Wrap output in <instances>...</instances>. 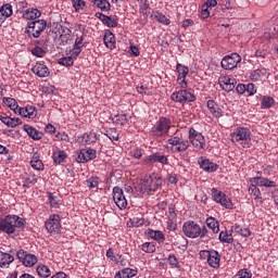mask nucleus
Listing matches in <instances>:
<instances>
[{"mask_svg": "<svg viewBox=\"0 0 278 278\" xmlns=\"http://www.w3.org/2000/svg\"><path fill=\"white\" fill-rule=\"evenodd\" d=\"M162 176L157 173H152L149 176H146L140 185V192L144 197H149V194H153L156 190L162 188Z\"/></svg>", "mask_w": 278, "mask_h": 278, "instance_id": "nucleus-1", "label": "nucleus"}, {"mask_svg": "<svg viewBox=\"0 0 278 278\" xmlns=\"http://www.w3.org/2000/svg\"><path fill=\"white\" fill-rule=\"evenodd\" d=\"M45 29H47V21L37 20L26 25L25 34H27L28 38H38L39 36H42Z\"/></svg>", "mask_w": 278, "mask_h": 278, "instance_id": "nucleus-3", "label": "nucleus"}, {"mask_svg": "<svg viewBox=\"0 0 278 278\" xmlns=\"http://www.w3.org/2000/svg\"><path fill=\"white\" fill-rule=\"evenodd\" d=\"M170 99L176 103H192L197 101V97L194 96V93L186 89H181L172 93Z\"/></svg>", "mask_w": 278, "mask_h": 278, "instance_id": "nucleus-8", "label": "nucleus"}, {"mask_svg": "<svg viewBox=\"0 0 278 278\" xmlns=\"http://www.w3.org/2000/svg\"><path fill=\"white\" fill-rule=\"evenodd\" d=\"M116 261L114 262L115 264H119V266H127L129 264V261L125 258V256L117 254Z\"/></svg>", "mask_w": 278, "mask_h": 278, "instance_id": "nucleus-58", "label": "nucleus"}, {"mask_svg": "<svg viewBox=\"0 0 278 278\" xmlns=\"http://www.w3.org/2000/svg\"><path fill=\"white\" fill-rule=\"evenodd\" d=\"M206 226L208 229H212L213 233H218L220 231V224L214 217L206 218Z\"/></svg>", "mask_w": 278, "mask_h": 278, "instance_id": "nucleus-38", "label": "nucleus"}, {"mask_svg": "<svg viewBox=\"0 0 278 278\" xmlns=\"http://www.w3.org/2000/svg\"><path fill=\"white\" fill-rule=\"evenodd\" d=\"M200 257L206 260L211 268H220V254L216 250H201Z\"/></svg>", "mask_w": 278, "mask_h": 278, "instance_id": "nucleus-5", "label": "nucleus"}, {"mask_svg": "<svg viewBox=\"0 0 278 278\" xmlns=\"http://www.w3.org/2000/svg\"><path fill=\"white\" fill-rule=\"evenodd\" d=\"M182 232L187 238H199V233H201V226L192 220L185 222L182 225Z\"/></svg>", "mask_w": 278, "mask_h": 278, "instance_id": "nucleus-11", "label": "nucleus"}, {"mask_svg": "<svg viewBox=\"0 0 278 278\" xmlns=\"http://www.w3.org/2000/svg\"><path fill=\"white\" fill-rule=\"evenodd\" d=\"M219 240L226 244H231L233 242V235L227 230H222L219 233Z\"/></svg>", "mask_w": 278, "mask_h": 278, "instance_id": "nucleus-42", "label": "nucleus"}, {"mask_svg": "<svg viewBox=\"0 0 278 278\" xmlns=\"http://www.w3.org/2000/svg\"><path fill=\"white\" fill-rule=\"evenodd\" d=\"M138 275V269L126 267L115 273L114 278H132Z\"/></svg>", "mask_w": 278, "mask_h": 278, "instance_id": "nucleus-30", "label": "nucleus"}, {"mask_svg": "<svg viewBox=\"0 0 278 278\" xmlns=\"http://www.w3.org/2000/svg\"><path fill=\"white\" fill-rule=\"evenodd\" d=\"M31 71L34 75H37V77H49L51 75V72L49 71V67L43 62H37L33 67Z\"/></svg>", "mask_w": 278, "mask_h": 278, "instance_id": "nucleus-22", "label": "nucleus"}, {"mask_svg": "<svg viewBox=\"0 0 278 278\" xmlns=\"http://www.w3.org/2000/svg\"><path fill=\"white\" fill-rule=\"evenodd\" d=\"M72 2L76 12H79V10H84V8H86V1L84 0H72Z\"/></svg>", "mask_w": 278, "mask_h": 278, "instance_id": "nucleus-55", "label": "nucleus"}, {"mask_svg": "<svg viewBox=\"0 0 278 278\" xmlns=\"http://www.w3.org/2000/svg\"><path fill=\"white\" fill-rule=\"evenodd\" d=\"M236 278H251L253 277V273L251 270L243 268L240 269L239 273L235 276Z\"/></svg>", "mask_w": 278, "mask_h": 278, "instance_id": "nucleus-53", "label": "nucleus"}, {"mask_svg": "<svg viewBox=\"0 0 278 278\" xmlns=\"http://www.w3.org/2000/svg\"><path fill=\"white\" fill-rule=\"evenodd\" d=\"M24 131L33 140H41L42 139V132L36 128H34L30 125H24L23 127Z\"/></svg>", "mask_w": 278, "mask_h": 278, "instance_id": "nucleus-31", "label": "nucleus"}, {"mask_svg": "<svg viewBox=\"0 0 278 278\" xmlns=\"http://www.w3.org/2000/svg\"><path fill=\"white\" fill-rule=\"evenodd\" d=\"M16 257L27 268H31V266H35V264L38 263V257L36 255L27 253L24 250H18L16 253Z\"/></svg>", "mask_w": 278, "mask_h": 278, "instance_id": "nucleus-15", "label": "nucleus"}, {"mask_svg": "<svg viewBox=\"0 0 278 278\" xmlns=\"http://www.w3.org/2000/svg\"><path fill=\"white\" fill-rule=\"evenodd\" d=\"M206 108H207L210 114H212V116H214V118H222L223 111H222L220 106H218V103H216V101L208 100L206 102Z\"/></svg>", "mask_w": 278, "mask_h": 278, "instance_id": "nucleus-24", "label": "nucleus"}, {"mask_svg": "<svg viewBox=\"0 0 278 278\" xmlns=\"http://www.w3.org/2000/svg\"><path fill=\"white\" fill-rule=\"evenodd\" d=\"M275 105V99L268 96H264L261 100L262 110H270Z\"/></svg>", "mask_w": 278, "mask_h": 278, "instance_id": "nucleus-41", "label": "nucleus"}, {"mask_svg": "<svg viewBox=\"0 0 278 278\" xmlns=\"http://www.w3.org/2000/svg\"><path fill=\"white\" fill-rule=\"evenodd\" d=\"M56 140H61L62 142H70L71 138L66 135V132H56L55 134Z\"/></svg>", "mask_w": 278, "mask_h": 278, "instance_id": "nucleus-59", "label": "nucleus"}, {"mask_svg": "<svg viewBox=\"0 0 278 278\" xmlns=\"http://www.w3.org/2000/svg\"><path fill=\"white\" fill-rule=\"evenodd\" d=\"M248 192L252 197V199H254L255 203H257L258 205H262V203H264V199H262V191L260 190V188H257V186H255L254 184H250Z\"/></svg>", "mask_w": 278, "mask_h": 278, "instance_id": "nucleus-27", "label": "nucleus"}, {"mask_svg": "<svg viewBox=\"0 0 278 278\" xmlns=\"http://www.w3.org/2000/svg\"><path fill=\"white\" fill-rule=\"evenodd\" d=\"M25 220L16 215H9L3 219H0V231L4 233H14L16 229L24 227Z\"/></svg>", "mask_w": 278, "mask_h": 278, "instance_id": "nucleus-2", "label": "nucleus"}, {"mask_svg": "<svg viewBox=\"0 0 278 278\" xmlns=\"http://www.w3.org/2000/svg\"><path fill=\"white\" fill-rule=\"evenodd\" d=\"M49 202L51 207H58L60 203H58V199L53 195V193H49Z\"/></svg>", "mask_w": 278, "mask_h": 278, "instance_id": "nucleus-63", "label": "nucleus"}, {"mask_svg": "<svg viewBox=\"0 0 278 278\" xmlns=\"http://www.w3.org/2000/svg\"><path fill=\"white\" fill-rule=\"evenodd\" d=\"M38 182V176L36 174H26L23 178V188H31L34 184Z\"/></svg>", "mask_w": 278, "mask_h": 278, "instance_id": "nucleus-33", "label": "nucleus"}, {"mask_svg": "<svg viewBox=\"0 0 278 278\" xmlns=\"http://www.w3.org/2000/svg\"><path fill=\"white\" fill-rule=\"evenodd\" d=\"M131 118V116L127 115V114H117L114 116L113 118V123H115V125H127V123H129V119Z\"/></svg>", "mask_w": 278, "mask_h": 278, "instance_id": "nucleus-40", "label": "nucleus"}, {"mask_svg": "<svg viewBox=\"0 0 278 278\" xmlns=\"http://www.w3.org/2000/svg\"><path fill=\"white\" fill-rule=\"evenodd\" d=\"M113 201L118 210H127V197L121 187L113 188Z\"/></svg>", "mask_w": 278, "mask_h": 278, "instance_id": "nucleus-14", "label": "nucleus"}, {"mask_svg": "<svg viewBox=\"0 0 278 278\" xmlns=\"http://www.w3.org/2000/svg\"><path fill=\"white\" fill-rule=\"evenodd\" d=\"M132 227H142L144 225V219L142 217H134L131 219Z\"/></svg>", "mask_w": 278, "mask_h": 278, "instance_id": "nucleus-60", "label": "nucleus"}, {"mask_svg": "<svg viewBox=\"0 0 278 278\" xmlns=\"http://www.w3.org/2000/svg\"><path fill=\"white\" fill-rule=\"evenodd\" d=\"M232 142H249L251 140V129L248 127H238L230 135Z\"/></svg>", "mask_w": 278, "mask_h": 278, "instance_id": "nucleus-10", "label": "nucleus"}, {"mask_svg": "<svg viewBox=\"0 0 278 278\" xmlns=\"http://www.w3.org/2000/svg\"><path fill=\"white\" fill-rule=\"evenodd\" d=\"M167 142L170 144V147H175L176 153H184L190 149V141L184 139V136L180 134H176L175 136L170 137Z\"/></svg>", "mask_w": 278, "mask_h": 278, "instance_id": "nucleus-6", "label": "nucleus"}, {"mask_svg": "<svg viewBox=\"0 0 278 278\" xmlns=\"http://www.w3.org/2000/svg\"><path fill=\"white\" fill-rule=\"evenodd\" d=\"M87 188H99V177H90L86 180Z\"/></svg>", "mask_w": 278, "mask_h": 278, "instance_id": "nucleus-52", "label": "nucleus"}, {"mask_svg": "<svg viewBox=\"0 0 278 278\" xmlns=\"http://www.w3.org/2000/svg\"><path fill=\"white\" fill-rule=\"evenodd\" d=\"M200 16L205 20L210 18V9H207L204 4H202V10L200 12Z\"/></svg>", "mask_w": 278, "mask_h": 278, "instance_id": "nucleus-62", "label": "nucleus"}, {"mask_svg": "<svg viewBox=\"0 0 278 278\" xmlns=\"http://www.w3.org/2000/svg\"><path fill=\"white\" fill-rule=\"evenodd\" d=\"M71 34V29L64 28L62 34L60 35V45H63V47L66 45H71L73 40V36Z\"/></svg>", "mask_w": 278, "mask_h": 278, "instance_id": "nucleus-35", "label": "nucleus"}, {"mask_svg": "<svg viewBox=\"0 0 278 278\" xmlns=\"http://www.w3.org/2000/svg\"><path fill=\"white\" fill-rule=\"evenodd\" d=\"M264 75H266L265 70H254L250 74V79L251 81H262V78L264 77Z\"/></svg>", "mask_w": 278, "mask_h": 278, "instance_id": "nucleus-44", "label": "nucleus"}, {"mask_svg": "<svg viewBox=\"0 0 278 278\" xmlns=\"http://www.w3.org/2000/svg\"><path fill=\"white\" fill-rule=\"evenodd\" d=\"M240 62H242V56L238 53H231L223 58L222 68H225V71H232V68H236Z\"/></svg>", "mask_w": 278, "mask_h": 278, "instance_id": "nucleus-13", "label": "nucleus"}, {"mask_svg": "<svg viewBox=\"0 0 278 278\" xmlns=\"http://www.w3.org/2000/svg\"><path fill=\"white\" fill-rule=\"evenodd\" d=\"M45 225L49 233H60L62 231V223L58 214L50 215Z\"/></svg>", "mask_w": 278, "mask_h": 278, "instance_id": "nucleus-12", "label": "nucleus"}, {"mask_svg": "<svg viewBox=\"0 0 278 278\" xmlns=\"http://www.w3.org/2000/svg\"><path fill=\"white\" fill-rule=\"evenodd\" d=\"M170 125H173L170 118L160 117L151 129L152 136H155L156 138H162L163 136H166L168 131H170Z\"/></svg>", "mask_w": 278, "mask_h": 278, "instance_id": "nucleus-4", "label": "nucleus"}, {"mask_svg": "<svg viewBox=\"0 0 278 278\" xmlns=\"http://www.w3.org/2000/svg\"><path fill=\"white\" fill-rule=\"evenodd\" d=\"M176 71L178 73L177 84H179L181 88H188V81H186V77H188L190 68L181 63H177Z\"/></svg>", "mask_w": 278, "mask_h": 278, "instance_id": "nucleus-16", "label": "nucleus"}, {"mask_svg": "<svg viewBox=\"0 0 278 278\" xmlns=\"http://www.w3.org/2000/svg\"><path fill=\"white\" fill-rule=\"evenodd\" d=\"M189 144L201 151L205 149V137L194 128L189 129Z\"/></svg>", "mask_w": 278, "mask_h": 278, "instance_id": "nucleus-9", "label": "nucleus"}, {"mask_svg": "<svg viewBox=\"0 0 278 278\" xmlns=\"http://www.w3.org/2000/svg\"><path fill=\"white\" fill-rule=\"evenodd\" d=\"M37 274L39 275V277H51V269H49V267H47V265H38L37 266Z\"/></svg>", "mask_w": 278, "mask_h": 278, "instance_id": "nucleus-46", "label": "nucleus"}, {"mask_svg": "<svg viewBox=\"0 0 278 278\" xmlns=\"http://www.w3.org/2000/svg\"><path fill=\"white\" fill-rule=\"evenodd\" d=\"M211 194L215 203H219V205H222V207H225L226 210H233V202H231V199H229V197H227L225 192L216 188H212Z\"/></svg>", "mask_w": 278, "mask_h": 278, "instance_id": "nucleus-7", "label": "nucleus"}, {"mask_svg": "<svg viewBox=\"0 0 278 278\" xmlns=\"http://www.w3.org/2000/svg\"><path fill=\"white\" fill-rule=\"evenodd\" d=\"M157 162L159 164L166 166V164H168V157L164 154L153 153L143 159V164L146 166H151L152 164H155Z\"/></svg>", "mask_w": 278, "mask_h": 278, "instance_id": "nucleus-17", "label": "nucleus"}, {"mask_svg": "<svg viewBox=\"0 0 278 278\" xmlns=\"http://www.w3.org/2000/svg\"><path fill=\"white\" fill-rule=\"evenodd\" d=\"M146 235L148 238H151V240H155L156 242H159V244H163L164 240H166V237L164 236V232H162V230H154L148 228L146 230Z\"/></svg>", "mask_w": 278, "mask_h": 278, "instance_id": "nucleus-26", "label": "nucleus"}, {"mask_svg": "<svg viewBox=\"0 0 278 278\" xmlns=\"http://www.w3.org/2000/svg\"><path fill=\"white\" fill-rule=\"evenodd\" d=\"M104 136L109 138L112 142H114V140H118V132L116 131V128H110L109 130H106Z\"/></svg>", "mask_w": 278, "mask_h": 278, "instance_id": "nucleus-49", "label": "nucleus"}, {"mask_svg": "<svg viewBox=\"0 0 278 278\" xmlns=\"http://www.w3.org/2000/svg\"><path fill=\"white\" fill-rule=\"evenodd\" d=\"M33 55H36V58H42L45 55V50L40 47H35L31 51Z\"/></svg>", "mask_w": 278, "mask_h": 278, "instance_id": "nucleus-61", "label": "nucleus"}, {"mask_svg": "<svg viewBox=\"0 0 278 278\" xmlns=\"http://www.w3.org/2000/svg\"><path fill=\"white\" fill-rule=\"evenodd\" d=\"M91 3H94L102 12H108L112 8L108 0H91Z\"/></svg>", "mask_w": 278, "mask_h": 278, "instance_id": "nucleus-43", "label": "nucleus"}, {"mask_svg": "<svg viewBox=\"0 0 278 278\" xmlns=\"http://www.w3.org/2000/svg\"><path fill=\"white\" fill-rule=\"evenodd\" d=\"M153 18H155L157 21V23H161V25H169L170 24V18L166 17V15L161 12H155L153 14Z\"/></svg>", "mask_w": 278, "mask_h": 278, "instance_id": "nucleus-45", "label": "nucleus"}, {"mask_svg": "<svg viewBox=\"0 0 278 278\" xmlns=\"http://www.w3.org/2000/svg\"><path fill=\"white\" fill-rule=\"evenodd\" d=\"M3 125H7V127H11L14 129V127H18V125H23V121L18 117H10L5 116Z\"/></svg>", "mask_w": 278, "mask_h": 278, "instance_id": "nucleus-39", "label": "nucleus"}, {"mask_svg": "<svg viewBox=\"0 0 278 278\" xmlns=\"http://www.w3.org/2000/svg\"><path fill=\"white\" fill-rule=\"evenodd\" d=\"M198 164L200 168H202V170H205V173H216V170H218V164L213 163L212 161L204 156H201L198 160Z\"/></svg>", "mask_w": 278, "mask_h": 278, "instance_id": "nucleus-21", "label": "nucleus"}, {"mask_svg": "<svg viewBox=\"0 0 278 278\" xmlns=\"http://www.w3.org/2000/svg\"><path fill=\"white\" fill-rule=\"evenodd\" d=\"M129 53H130V55L138 58L140 55V49H138V47H136V46H130Z\"/></svg>", "mask_w": 278, "mask_h": 278, "instance_id": "nucleus-64", "label": "nucleus"}, {"mask_svg": "<svg viewBox=\"0 0 278 278\" xmlns=\"http://www.w3.org/2000/svg\"><path fill=\"white\" fill-rule=\"evenodd\" d=\"M250 184H254L256 188H277V182L260 176L250 178Z\"/></svg>", "mask_w": 278, "mask_h": 278, "instance_id": "nucleus-20", "label": "nucleus"}, {"mask_svg": "<svg viewBox=\"0 0 278 278\" xmlns=\"http://www.w3.org/2000/svg\"><path fill=\"white\" fill-rule=\"evenodd\" d=\"M0 14L7 18H10V16L13 14L12 4L10 3L3 4L0 8Z\"/></svg>", "mask_w": 278, "mask_h": 278, "instance_id": "nucleus-47", "label": "nucleus"}, {"mask_svg": "<svg viewBox=\"0 0 278 278\" xmlns=\"http://www.w3.org/2000/svg\"><path fill=\"white\" fill-rule=\"evenodd\" d=\"M94 157H97V150L88 148L81 149L76 160L79 164H86V162H90Z\"/></svg>", "mask_w": 278, "mask_h": 278, "instance_id": "nucleus-19", "label": "nucleus"}, {"mask_svg": "<svg viewBox=\"0 0 278 278\" xmlns=\"http://www.w3.org/2000/svg\"><path fill=\"white\" fill-rule=\"evenodd\" d=\"M40 16H42V11L36 8L26 9L22 14L25 21H36V18H40Z\"/></svg>", "mask_w": 278, "mask_h": 278, "instance_id": "nucleus-25", "label": "nucleus"}, {"mask_svg": "<svg viewBox=\"0 0 278 278\" xmlns=\"http://www.w3.org/2000/svg\"><path fill=\"white\" fill-rule=\"evenodd\" d=\"M231 231L233 233H238L239 236H242V238H249V236H251V229L244 228L238 224L232 226Z\"/></svg>", "mask_w": 278, "mask_h": 278, "instance_id": "nucleus-37", "label": "nucleus"}, {"mask_svg": "<svg viewBox=\"0 0 278 278\" xmlns=\"http://www.w3.org/2000/svg\"><path fill=\"white\" fill-rule=\"evenodd\" d=\"M30 166L34 168V170H45V164L40 160V155L38 153H35L30 160Z\"/></svg>", "mask_w": 278, "mask_h": 278, "instance_id": "nucleus-34", "label": "nucleus"}, {"mask_svg": "<svg viewBox=\"0 0 278 278\" xmlns=\"http://www.w3.org/2000/svg\"><path fill=\"white\" fill-rule=\"evenodd\" d=\"M141 250L144 253H155V243H153V242H144L141 245Z\"/></svg>", "mask_w": 278, "mask_h": 278, "instance_id": "nucleus-48", "label": "nucleus"}, {"mask_svg": "<svg viewBox=\"0 0 278 278\" xmlns=\"http://www.w3.org/2000/svg\"><path fill=\"white\" fill-rule=\"evenodd\" d=\"M103 43L106 49H116V37L113 35L112 31L105 30L103 37Z\"/></svg>", "mask_w": 278, "mask_h": 278, "instance_id": "nucleus-28", "label": "nucleus"}, {"mask_svg": "<svg viewBox=\"0 0 278 278\" xmlns=\"http://www.w3.org/2000/svg\"><path fill=\"white\" fill-rule=\"evenodd\" d=\"M2 103L7 105V108H10L14 114H18V102L14 98H3Z\"/></svg>", "mask_w": 278, "mask_h": 278, "instance_id": "nucleus-36", "label": "nucleus"}, {"mask_svg": "<svg viewBox=\"0 0 278 278\" xmlns=\"http://www.w3.org/2000/svg\"><path fill=\"white\" fill-rule=\"evenodd\" d=\"M97 140H99V136H97V134L92 132V131L85 132V134L78 136V138H77V142L79 144H84V146L94 144V142H97Z\"/></svg>", "mask_w": 278, "mask_h": 278, "instance_id": "nucleus-23", "label": "nucleus"}, {"mask_svg": "<svg viewBox=\"0 0 278 278\" xmlns=\"http://www.w3.org/2000/svg\"><path fill=\"white\" fill-rule=\"evenodd\" d=\"M218 84L225 92H231V90L236 88V84H238V81H236V78L232 76L222 75L218 78Z\"/></svg>", "mask_w": 278, "mask_h": 278, "instance_id": "nucleus-18", "label": "nucleus"}, {"mask_svg": "<svg viewBox=\"0 0 278 278\" xmlns=\"http://www.w3.org/2000/svg\"><path fill=\"white\" fill-rule=\"evenodd\" d=\"M59 64H61V66H73L75 60L72 56H64L59 60Z\"/></svg>", "mask_w": 278, "mask_h": 278, "instance_id": "nucleus-51", "label": "nucleus"}, {"mask_svg": "<svg viewBox=\"0 0 278 278\" xmlns=\"http://www.w3.org/2000/svg\"><path fill=\"white\" fill-rule=\"evenodd\" d=\"M168 264L172 266V268H179V261L177 260V256L175 254L168 255Z\"/></svg>", "mask_w": 278, "mask_h": 278, "instance_id": "nucleus-56", "label": "nucleus"}, {"mask_svg": "<svg viewBox=\"0 0 278 278\" xmlns=\"http://www.w3.org/2000/svg\"><path fill=\"white\" fill-rule=\"evenodd\" d=\"M16 114L23 116V118H36L37 113L33 105H27L26 108H20Z\"/></svg>", "mask_w": 278, "mask_h": 278, "instance_id": "nucleus-29", "label": "nucleus"}, {"mask_svg": "<svg viewBox=\"0 0 278 278\" xmlns=\"http://www.w3.org/2000/svg\"><path fill=\"white\" fill-rule=\"evenodd\" d=\"M12 262H14L12 254L0 251V268H8Z\"/></svg>", "mask_w": 278, "mask_h": 278, "instance_id": "nucleus-32", "label": "nucleus"}, {"mask_svg": "<svg viewBox=\"0 0 278 278\" xmlns=\"http://www.w3.org/2000/svg\"><path fill=\"white\" fill-rule=\"evenodd\" d=\"M103 25H105L106 27H118V22H116L115 18H113L112 16H105L104 17V22H102Z\"/></svg>", "mask_w": 278, "mask_h": 278, "instance_id": "nucleus-50", "label": "nucleus"}, {"mask_svg": "<svg viewBox=\"0 0 278 278\" xmlns=\"http://www.w3.org/2000/svg\"><path fill=\"white\" fill-rule=\"evenodd\" d=\"M66 160V152L59 151L56 154H54V162L55 164H62Z\"/></svg>", "mask_w": 278, "mask_h": 278, "instance_id": "nucleus-54", "label": "nucleus"}, {"mask_svg": "<svg viewBox=\"0 0 278 278\" xmlns=\"http://www.w3.org/2000/svg\"><path fill=\"white\" fill-rule=\"evenodd\" d=\"M245 92L249 94V97H253L257 92V88L253 84L245 85Z\"/></svg>", "mask_w": 278, "mask_h": 278, "instance_id": "nucleus-57", "label": "nucleus"}]
</instances>
